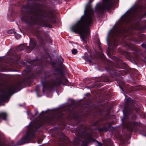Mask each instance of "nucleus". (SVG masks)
I'll list each match as a JSON object with an SVG mask.
<instances>
[{
  "mask_svg": "<svg viewBox=\"0 0 146 146\" xmlns=\"http://www.w3.org/2000/svg\"><path fill=\"white\" fill-rule=\"evenodd\" d=\"M93 15V10L89 9L85 16L82 17L80 20L70 28L72 32L79 33L83 41L86 43L88 39L90 34L89 27L92 23Z\"/></svg>",
  "mask_w": 146,
  "mask_h": 146,
  "instance_id": "f257e3e1",
  "label": "nucleus"
},
{
  "mask_svg": "<svg viewBox=\"0 0 146 146\" xmlns=\"http://www.w3.org/2000/svg\"><path fill=\"white\" fill-rule=\"evenodd\" d=\"M63 60L61 56L57 57L55 60V74H58L60 76V78H55V86L60 85V84H65L68 82L67 80L64 78L63 72V69L64 65L63 64Z\"/></svg>",
  "mask_w": 146,
  "mask_h": 146,
  "instance_id": "f03ea898",
  "label": "nucleus"
},
{
  "mask_svg": "<svg viewBox=\"0 0 146 146\" xmlns=\"http://www.w3.org/2000/svg\"><path fill=\"white\" fill-rule=\"evenodd\" d=\"M113 0H104L103 4L100 8L102 10L109 9L113 3Z\"/></svg>",
  "mask_w": 146,
  "mask_h": 146,
  "instance_id": "7ed1b4c3",
  "label": "nucleus"
},
{
  "mask_svg": "<svg viewBox=\"0 0 146 146\" xmlns=\"http://www.w3.org/2000/svg\"><path fill=\"white\" fill-rule=\"evenodd\" d=\"M7 116V114L5 113H0V117L5 119V117Z\"/></svg>",
  "mask_w": 146,
  "mask_h": 146,
  "instance_id": "20e7f679",
  "label": "nucleus"
},
{
  "mask_svg": "<svg viewBox=\"0 0 146 146\" xmlns=\"http://www.w3.org/2000/svg\"><path fill=\"white\" fill-rule=\"evenodd\" d=\"M54 83L53 82L51 83L48 86V88L51 89H54Z\"/></svg>",
  "mask_w": 146,
  "mask_h": 146,
  "instance_id": "39448f33",
  "label": "nucleus"
},
{
  "mask_svg": "<svg viewBox=\"0 0 146 146\" xmlns=\"http://www.w3.org/2000/svg\"><path fill=\"white\" fill-rule=\"evenodd\" d=\"M10 93V92H9L5 94V95L3 96L2 97V98L3 99V100L4 98L7 97L9 95Z\"/></svg>",
  "mask_w": 146,
  "mask_h": 146,
  "instance_id": "423d86ee",
  "label": "nucleus"
},
{
  "mask_svg": "<svg viewBox=\"0 0 146 146\" xmlns=\"http://www.w3.org/2000/svg\"><path fill=\"white\" fill-rule=\"evenodd\" d=\"M15 32L14 30H10L8 31L7 33L8 34H11L13 33H15Z\"/></svg>",
  "mask_w": 146,
  "mask_h": 146,
  "instance_id": "0eeeda50",
  "label": "nucleus"
},
{
  "mask_svg": "<svg viewBox=\"0 0 146 146\" xmlns=\"http://www.w3.org/2000/svg\"><path fill=\"white\" fill-rule=\"evenodd\" d=\"M77 51L76 49H74L72 50V52L73 54H75L77 53Z\"/></svg>",
  "mask_w": 146,
  "mask_h": 146,
  "instance_id": "6e6552de",
  "label": "nucleus"
},
{
  "mask_svg": "<svg viewBox=\"0 0 146 146\" xmlns=\"http://www.w3.org/2000/svg\"><path fill=\"white\" fill-rule=\"evenodd\" d=\"M15 37L17 38H19L21 36L20 35L16 33H15Z\"/></svg>",
  "mask_w": 146,
  "mask_h": 146,
  "instance_id": "1a4fd4ad",
  "label": "nucleus"
},
{
  "mask_svg": "<svg viewBox=\"0 0 146 146\" xmlns=\"http://www.w3.org/2000/svg\"><path fill=\"white\" fill-rule=\"evenodd\" d=\"M142 46L143 48H145L146 50V45L145 44H142Z\"/></svg>",
  "mask_w": 146,
  "mask_h": 146,
  "instance_id": "9d476101",
  "label": "nucleus"
},
{
  "mask_svg": "<svg viewBox=\"0 0 146 146\" xmlns=\"http://www.w3.org/2000/svg\"><path fill=\"white\" fill-rule=\"evenodd\" d=\"M99 131L100 132H103L104 130L102 128H100L99 129Z\"/></svg>",
  "mask_w": 146,
  "mask_h": 146,
  "instance_id": "9b49d317",
  "label": "nucleus"
},
{
  "mask_svg": "<svg viewBox=\"0 0 146 146\" xmlns=\"http://www.w3.org/2000/svg\"><path fill=\"white\" fill-rule=\"evenodd\" d=\"M102 145L101 143H100L99 142H98L97 143V146H102Z\"/></svg>",
  "mask_w": 146,
  "mask_h": 146,
  "instance_id": "f8f14e48",
  "label": "nucleus"
},
{
  "mask_svg": "<svg viewBox=\"0 0 146 146\" xmlns=\"http://www.w3.org/2000/svg\"><path fill=\"white\" fill-rule=\"evenodd\" d=\"M86 61L90 63H91L92 62V61L90 59H88Z\"/></svg>",
  "mask_w": 146,
  "mask_h": 146,
  "instance_id": "ddd939ff",
  "label": "nucleus"
},
{
  "mask_svg": "<svg viewBox=\"0 0 146 146\" xmlns=\"http://www.w3.org/2000/svg\"><path fill=\"white\" fill-rule=\"evenodd\" d=\"M45 88H46L45 87H44L43 86V93H44V90L45 89Z\"/></svg>",
  "mask_w": 146,
  "mask_h": 146,
  "instance_id": "4468645a",
  "label": "nucleus"
},
{
  "mask_svg": "<svg viewBox=\"0 0 146 146\" xmlns=\"http://www.w3.org/2000/svg\"><path fill=\"white\" fill-rule=\"evenodd\" d=\"M28 142H26L25 141H23V142L21 144H23L25 143H28Z\"/></svg>",
  "mask_w": 146,
  "mask_h": 146,
  "instance_id": "2eb2a0df",
  "label": "nucleus"
},
{
  "mask_svg": "<svg viewBox=\"0 0 146 146\" xmlns=\"http://www.w3.org/2000/svg\"><path fill=\"white\" fill-rule=\"evenodd\" d=\"M55 15H56V14H58V12L57 11H56L55 10Z\"/></svg>",
  "mask_w": 146,
  "mask_h": 146,
  "instance_id": "dca6fc26",
  "label": "nucleus"
},
{
  "mask_svg": "<svg viewBox=\"0 0 146 146\" xmlns=\"http://www.w3.org/2000/svg\"><path fill=\"white\" fill-rule=\"evenodd\" d=\"M25 139H22L21 140V141H23V140H25Z\"/></svg>",
  "mask_w": 146,
  "mask_h": 146,
  "instance_id": "f3484780",
  "label": "nucleus"
},
{
  "mask_svg": "<svg viewBox=\"0 0 146 146\" xmlns=\"http://www.w3.org/2000/svg\"><path fill=\"white\" fill-rule=\"evenodd\" d=\"M88 48V47H86V49H88V48Z\"/></svg>",
  "mask_w": 146,
  "mask_h": 146,
  "instance_id": "a211bd4d",
  "label": "nucleus"
},
{
  "mask_svg": "<svg viewBox=\"0 0 146 146\" xmlns=\"http://www.w3.org/2000/svg\"><path fill=\"white\" fill-rule=\"evenodd\" d=\"M126 107H125V110H126Z\"/></svg>",
  "mask_w": 146,
  "mask_h": 146,
  "instance_id": "6ab92c4d",
  "label": "nucleus"
},
{
  "mask_svg": "<svg viewBox=\"0 0 146 146\" xmlns=\"http://www.w3.org/2000/svg\"><path fill=\"white\" fill-rule=\"evenodd\" d=\"M84 12H85H85H86V10H85V11H84Z\"/></svg>",
  "mask_w": 146,
  "mask_h": 146,
  "instance_id": "aec40b11",
  "label": "nucleus"
}]
</instances>
